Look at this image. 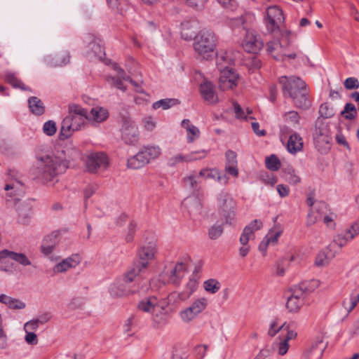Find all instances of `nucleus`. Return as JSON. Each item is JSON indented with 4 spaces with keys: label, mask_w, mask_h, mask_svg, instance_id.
I'll use <instances>...</instances> for the list:
<instances>
[{
    "label": "nucleus",
    "mask_w": 359,
    "mask_h": 359,
    "mask_svg": "<svg viewBox=\"0 0 359 359\" xmlns=\"http://www.w3.org/2000/svg\"><path fill=\"white\" fill-rule=\"evenodd\" d=\"M66 168L67 163L63 151H48L36 155L32 173L42 183L53 184L55 179L62 173Z\"/></svg>",
    "instance_id": "obj_1"
},
{
    "label": "nucleus",
    "mask_w": 359,
    "mask_h": 359,
    "mask_svg": "<svg viewBox=\"0 0 359 359\" xmlns=\"http://www.w3.org/2000/svg\"><path fill=\"white\" fill-rule=\"evenodd\" d=\"M266 29L269 34L273 37V40H270L266 43V51L276 60H284L286 58L294 59L296 57L295 53H287V44L280 42L279 38L287 39L290 32L286 29L285 24H266Z\"/></svg>",
    "instance_id": "obj_2"
},
{
    "label": "nucleus",
    "mask_w": 359,
    "mask_h": 359,
    "mask_svg": "<svg viewBox=\"0 0 359 359\" xmlns=\"http://www.w3.org/2000/svg\"><path fill=\"white\" fill-rule=\"evenodd\" d=\"M279 82L282 86L284 96L291 97L296 107L306 109L311 106L304 81L298 77L284 76L279 79Z\"/></svg>",
    "instance_id": "obj_3"
},
{
    "label": "nucleus",
    "mask_w": 359,
    "mask_h": 359,
    "mask_svg": "<svg viewBox=\"0 0 359 359\" xmlns=\"http://www.w3.org/2000/svg\"><path fill=\"white\" fill-rule=\"evenodd\" d=\"M88 121V112L81 106L72 104L69 108V114L63 119L60 131V138L66 140L73 133L81 130Z\"/></svg>",
    "instance_id": "obj_4"
},
{
    "label": "nucleus",
    "mask_w": 359,
    "mask_h": 359,
    "mask_svg": "<svg viewBox=\"0 0 359 359\" xmlns=\"http://www.w3.org/2000/svg\"><path fill=\"white\" fill-rule=\"evenodd\" d=\"M217 44V38L210 29L201 31L193 43L196 53L203 59H208L215 51Z\"/></svg>",
    "instance_id": "obj_5"
},
{
    "label": "nucleus",
    "mask_w": 359,
    "mask_h": 359,
    "mask_svg": "<svg viewBox=\"0 0 359 359\" xmlns=\"http://www.w3.org/2000/svg\"><path fill=\"white\" fill-rule=\"evenodd\" d=\"M137 309L143 312L149 313L151 320L156 325H165L168 316V311L162 308L161 300L154 296L142 299L137 305Z\"/></svg>",
    "instance_id": "obj_6"
},
{
    "label": "nucleus",
    "mask_w": 359,
    "mask_h": 359,
    "mask_svg": "<svg viewBox=\"0 0 359 359\" xmlns=\"http://www.w3.org/2000/svg\"><path fill=\"white\" fill-rule=\"evenodd\" d=\"M135 270L128 271L123 277L116 279L109 287V292L113 297H123L137 292V288L132 285L136 277Z\"/></svg>",
    "instance_id": "obj_7"
},
{
    "label": "nucleus",
    "mask_w": 359,
    "mask_h": 359,
    "mask_svg": "<svg viewBox=\"0 0 359 359\" xmlns=\"http://www.w3.org/2000/svg\"><path fill=\"white\" fill-rule=\"evenodd\" d=\"M6 201L16 203L22 198L25 194V187L22 176L15 170H10L4 187Z\"/></svg>",
    "instance_id": "obj_8"
},
{
    "label": "nucleus",
    "mask_w": 359,
    "mask_h": 359,
    "mask_svg": "<svg viewBox=\"0 0 359 359\" xmlns=\"http://www.w3.org/2000/svg\"><path fill=\"white\" fill-rule=\"evenodd\" d=\"M208 299L205 297L194 299L187 306L178 312V317L184 324H190L198 318L208 308Z\"/></svg>",
    "instance_id": "obj_9"
},
{
    "label": "nucleus",
    "mask_w": 359,
    "mask_h": 359,
    "mask_svg": "<svg viewBox=\"0 0 359 359\" xmlns=\"http://www.w3.org/2000/svg\"><path fill=\"white\" fill-rule=\"evenodd\" d=\"M13 261L23 266L31 265L30 260L24 253L5 249L0 251V271L13 273L15 270Z\"/></svg>",
    "instance_id": "obj_10"
},
{
    "label": "nucleus",
    "mask_w": 359,
    "mask_h": 359,
    "mask_svg": "<svg viewBox=\"0 0 359 359\" xmlns=\"http://www.w3.org/2000/svg\"><path fill=\"white\" fill-rule=\"evenodd\" d=\"M217 205L225 223L232 225L236 219V203L231 194L222 190L217 196Z\"/></svg>",
    "instance_id": "obj_11"
},
{
    "label": "nucleus",
    "mask_w": 359,
    "mask_h": 359,
    "mask_svg": "<svg viewBox=\"0 0 359 359\" xmlns=\"http://www.w3.org/2000/svg\"><path fill=\"white\" fill-rule=\"evenodd\" d=\"M156 253V246L155 243L150 242L144 245L140 250L138 257V263L130 270H135L136 275L139 276L149 266V263L154 259Z\"/></svg>",
    "instance_id": "obj_12"
},
{
    "label": "nucleus",
    "mask_w": 359,
    "mask_h": 359,
    "mask_svg": "<svg viewBox=\"0 0 359 359\" xmlns=\"http://www.w3.org/2000/svg\"><path fill=\"white\" fill-rule=\"evenodd\" d=\"M109 164L107 155L102 152L92 153L87 156L86 167L90 173L105 170Z\"/></svg>",
    "instance_id": "obj_13"
},
{
    "label": "nucleus",
    "mask_w": 359,
    "mask_h": 359,
    "mask_svg": "<svg viewBox=\"0 0 359 359\" xmlns=\"http://www.w3.org/2000/svg\"><path fill=\"white\" fill-rule=\"evenodd\" d=\"M297 333L293 329H287V332L280 334L272 343L271 349L279 356L285 355L289 351V341L297 338Z\"/></svg>",
    "instance_id": "obj_14"
},
{
    "label": "nucleus",
    "mask_w": 359,
    "mask_h": 359,
    "mask_svg": "<svg viewBox=\"0 0 359 359\" xmlns=\"http://www.w3.org/2000/svg\"><path fill=\"white\" fill-rule=\"evenodd\" d=\"M84 52L87 57L101 60L105 55L101 40L94 35L88 34L84 39Z\"/></svg>",
    "instance_id": "obj_15"
},
{
    "label": "nucleus",
    "mask_w": 359,
    "mask_h": 359,
    "mask_svg": "<svg viewBox=\"0 0 359 359\" xmlns=\"http://www.w3.org/2000/svg\"><path fill=\"white\" fill-rule=\"evenodd\" d=\"M263 41L257 33L252 29H247L242 42V46L250 53H258L263 47Z\"/></svg>",
    "instance_id": "obj_16"
},
{
    "label": "nucleus",
    "mask_w": 359,
    "mask_h": 359,
    "mask_svg": "<svg viewBox=\"0 0 359 359\" xmlns=\"http://www.w3.org/2000/svg\"><path fill=\"white\" fill-rule=\"evenodd\" d=\"M82 262V257L79 253H74L60 260L53 268L55 273H65L75 269Z\"/></svg>",
    "instance_id": "obj_17"
},
{
    "label": "nucleus",
    "mask_w": 359,
    "mask_h": 359,
    "mask_svg": "<svg viewBox=\"0 0 359 359\" xmlns=\"http://www.w3.org/2000/svg\"><path fill=\"white\" fill-rule=\"evenodd\" d=\"M123 140L128 144H135L139 140L138 128L135 123L128 118L123 120L121 127Z\"/></svg>",
    "instance_id": "obj_18"
},
{
    "label": "nucleus",
    "mask_w": 359,
    "mask_h": 359,
    "mask_svg": "<svg viewBox=\"0 0 359 359\" xmlns=\"http://www.w3.org/2000/svg\"><path fill=\"white\" fill-rule=\"evenodd\" d=\"M239 56L240 53L232 49L221 53L217 58V67L219 73L233 69L232 66Z\"/></svg>",
    "instance_id": "obj_19"
},
{
    "label": "nucleus",
    "mask_w": 359,
    "mask_h": 359,
    "mask_svg": "<svg viewBox=\"0 0 359 359\" xmlns=\"http://www.w3.org/2000/svg\"><path fill=\"white\" fill-rule=\"evenodd\" d=\"M113 69L116 72L117 78L115 76H108L107 82L113 87L116 88L122 91L126 90V87L123 83V81H130L134 86H137V83L133 81L130 76L126 75L124 71L116 64H112Z\"/></svg>",
    "instance_id": "obj_20"
},
{
    "label": "nucleus",
    "mask_w": 359,
    "mask_h": 359,
    "mask_svg": "<svg viewBox=\"0 0 359 359\" xmlns=\"http://www.w3.org/2000/svg\"><path fill=\"white\" fill-rule=\"evenodd\" d=\"M331 138L325 128H316L313 134L316 148L320 153H326L330 148Z\"/></svg>",
    "instance_id": "obj_21"
},
{
    "label": "nucleus",
    "mask_w": 359,
    "mask_h": 359,
    "mask_svg": "<svg viewBox=\"0 0 359 359\" xmlns=\"http://www.w3.org/2000/svg\"><path fill=\"white\" fill-rule=\"evenodd\" d=\"M186 271V265L183 262H177L175 266L167 269L163 278L165 282L177 285Z\"/></svg>",
    "instance_id": "obj_22"
},
{
    "label": "nucleus",
    "mask_w": 359,
    "mask_h": 359,
    "mask_svg": "<svg viewBox=\"0 0 359 359\" xmlns=\"http://www.w3.org/2000/svg\"><path fill=\"white\" fill-rule=\"evenodd\" d=\"M238 82V74L234 69H229L220 73L218 86L222 90H233L237 86Z\"/></svg>",
    "instance_id": "obj_23"
},
{
    "label": "nucleus",
    "mask_w": 359,
    "mask_h": 359,
    "mask_svg": "<svg viewBox=\"0 0 359 359\" xmlns=\"http://www.w3.org/2000/svg\"><path fill=\"white\" fill-rule=\"evenodd\" d=\"M34 201L27 199L20 202L16 207L18 215V222L23 225H28L32 217V208Z\"/></svg>",
    "instance_id": "obj_24"
},
{
    "label": "nucleus",
    "mask_w": 359,
    "mask_h": 359,
    "mask_svg": "<svg viewBox=\"0 0 359 359\" xmlns=\"http://www.w3.org/2000/svg\"><path fill=\"white\" fill-rule=\"evenodd\" d=\"M207 150H200L192 151L189 154H177L171 157L168 161V164L171 166H175L178 163L183 162H190L198 159H202L208 155Z\"/></svg>",
    "instance_id": "obj_25"
},
{
    "label": "nucleus",
    "mask_w": 359,
    "mask_h": 359,
    "mask_svg": "<svg viewBox=\"0 0 359 359\" xmlns=\"http://www.w3.org/2000/svg\"><path fill=\"white\" fill-rule=\"evenodd\" d=\"M200 93L203 99L209 104H215L219 102L215 86L210 81H204L200 85Z\"/></svg>",
    "instance_id": "obj_26"
},
{
    "label": "nucleus",
    "mask_w": 359,
    "mask_h": 359,
    "mask_svg": "<svg viewBox=\"0 0 359 359\" xmlns=\"http://www.w3.org/2000/svg\"><path fill=\"white\" fill-rule=\"evenodd\" d=\"M306 294L301 290H296L287 299L286 303L287 309L291 313H297L304 305Z\"/></svg>",
    "instance_id": "obj_27"
},
{
    "label": "nucleus",
    "mask_w": 359,
    "mask_h": 359,
    "mask_svg": "<svg viewBox=\"0 0 359 359\" xmlns=\"http://www.w3.org/2000/svg\"><path fill=\"white\" fill-rule=\"evenodd\" d=\"M329 211L330 210L325 202L318 201L308 214L307 224L309 226L314 224Z\"/></svg>",
    "instance_id": "obj_28"
},
{
    "label": "nucleus",
    "mask_w": 359,
    "mask_h": 359,
    "mask_svg": "<svg viewBox=\"0 0 359 359\" xmlns=\"http://www.w3.org/2000/svg\"><path fill=\"white\" fill-rule=\"evenodd\" d=\"M262 222L259 219H255L246 226L240 237V243L241 245L248 244L250 240L255 238V231L262 228Z\"/></svg>",
    "instance_id": "obj_29"
},
{
    "label": "nucleus",
    "mask_w": 359,
    "mask_h": 359,
    "mask_svg": "<svg viewBox=\"0 0 359 359\" xmlns=\"http://www.w3.org/2000/svg\"><path fill=\"white\" fill-rule=\"evenodd\" d=\"M70 56L67 51L61 50L44 57V62L50 67H62L69 62Z\"/></svg>",
    "instance_id": "obj_30"
},
{
    "label": "nucleus",
    "mask_w": 359,
    "mask_h": 359,
    "mask_svg": "<svg viewBox=\"0 0 359 359\" xmlns=\"http://www.w3.org/2000/svg\"><path fill=\"white\" fill-rule=\"evenodd\" d=\"M199 176L205 180H211L224 184H226L229 181L226 175L215 168H205L201 170L199 172Z\"/></svg>",
    "instance_id": "obj_31"
},
{
    "label": "nucleus",
    "mask_w": 359,
    "mask_h": 359,
    "mask_svg": "<svg viewBox=\"0 0 359 359\" xmlns=\"http://www.w3.org/2000/svg\"><path fill=\"white\" fill-rule=\"evenodd\" d=\"M161 303L164 311H167L169 306H177L181 302L187 301V297L182 292L173 291L168 294L167 297L161 298Z\"/></svg>",
    "instance_id": "obj_32"
},
{
    "label": "nucleus",
    "mask_w": 359,
    "mask_h": 359,
    "mask_svg": "<svg viewBox=\"0 0 359 359\" xmlns=\"http://www.w3.org/2000/svg\"><path fill=\"white\" fill-rule=\"evenodd\" d=\"M325 347L326 345L323 344V337H319L306 351L304 356L306 359H321Z\"/></svg>",
    "instance_id": "obj_33"
},
{
    "label": "nucleus",
    "mask_w": 359,
    "mask_h": 359,
    "mask_svg": "<svg viewBox=\"0 0 359 359\" xmlns=\"http://www.w3.org/2000/svg\"><path fill=\"white\" fill-rule=\"evenodd\" d=\"M109 117V111L102 107H94L88 113V121L93 125L105 121Z\"/></svg>",
    "instance_id": "obj_34"
},
{
    "label": "nucleus",
    "mask_w": 359,
    "mask_h": 359,
    "mask_svg": "<svg viewBox=\"0 0 359 359\" xmlns=\"http://www.w3.org/2000/svg\"><path fill=\"white\" fill-rule=\"evenodd\" d=\"M57 243V233L53 232L43 239L41 252L45 255H49L53 252Z\"/></svg>",
    "instance_id": "obj_35"
},
{
    "label": "nucleus",
    "mask_w": 359,
    "mask_h": 359,
    "mask_svg": "<svg viewBox=\"0 0 359 359\" xmlns=\"http://www.w3.org/2000/svg\"><path fill=\"white\" fill-rule=\"evenodd\" d=\"M181 125L186 130V137L188 143H193L199 139L201 135L200 130L193 125L189 119L182 120Z\"/></svg>",
    "instance_id": "obj_36"
},
{
    "label": "nucleus",
    "mask_w": 359,
    "mask_h": 359,
    "mask_svg": "<svg viewBox=\"0 0 359 359\" xmlns=\"http://www.w3.org/2000/svg\"><path fill=\"white\" fill-rule=\"evenodd\" d=\"M0 303L12 310H22L26 307L23 301L6 294H0Z\"/></svg>",
    "instance_id": "obj_37"
},
{
    "label": "nucleus",
    "mask_w": 359,
    "mask_h": 359,
    "mask_svg": "<svg viewBox=\"0 0 359 359\" xmlns=\"http://www.w3.org/2000/svg\"><path fill=\"white\" fill-rule=\"evenodd\" d=\"M303 146V140L299 134L294 133L290 135L287 143V149L289 153L295 154L302 150Z\"/></svg>",
    "instance_id": "obj_38"
},
{
    "label": "nucleus",
    "mask_w": 359,
    "mask_h": 359,
    "mask_svg": "<svg viewBox=\"0 0 359 359\" xmlns=\"http://www.w3.org/2000/svg\"><path fill=\"white\" fill-rule=\"evenodd\" d=\"M287 329H292L289 324L286 322L282 323L278 318H275L271 320L269 324L267 335L270 337H273L281 330L286 333Z\"/></svg>",
    "instance_id": "obj_39"
},
{
    "label": "nucleus",
    "mask_w": 359,
    "mask_h": 359,
    "mask_svg": "<svg viewBox=\"0 0 359 359\" xmlns=\"http://www.w3.org/2000/svg\"><path fill=\"white\" fill-rule=\"evenodd\" d=\"M140 151L145 158L147 163H149L151 160L157 158L161 154V148L156 145L146 146L142 147Z\"/></svg>",
    "instance_id": "obj_40"
},
{
    "label": "nucleus",
    "mask_w": 359,
    "mask_h": 359,
    "mask_svg": "<svg viewBox=\"0 0 359 359\" xmlns=\"http://www.w3.org/2000/svg\"><path fill=\"white\" fill-rule=\"evenodd\" d=\"M28 107L30 111L36 116H41L45 113L44 104L37 97L33 96L28 99Z\"/></svg>",
    "instance_id": "obj_41"
},
{
    "label": "nucleus",
    "mask_w": 359,
    "mask_h": 359,
    "mask_svg": "<svg viewBox=\"0 0 359 359\" xmlns=\"http://www.w3.org/2000/svg\"><path fill=\"white\" fill-rule=\"evenodd\" d=\"M268 22H283L285 17L282 10L276 6H270L266 10Z\"/></svg>",
    "instance_id": "obj_42"
},
{
    "label": "nucleus",
    "mask_w": 359,
    "mask_h": 359,
    "mask_svg": "<svg viewBox=\"0 0 359 359\" xmlns=\"http://www.w3.org/2000/svg\"><path fill=\"white\" fill-rule=\"evenodd\" d=\"M146 164H147L146 160L140 151L137 154L130 157L127 161L128 168L131 169H139Z\"/></svg>",
    "instance_id": "obj_43"
},
{
    "label": "nucleus",
    "mask_w": 359,
    "mask_h": 359,
    "mask_svg": "<svg viewBox=\"0 0 359 359\" xmlns=\"http://www.w3.org/2000/svg\"><path fill=\"white\" fill-rule=\"evenodd\" d=\"M181 36L182 38L186 41H191L193 39H195L196 34V27L192 24H181Z\"/></svg>",
    "instance_id": "obj_44"
},
{
    "label": "nucleus",
    "mask_w": 359,
    "mask_h": 359,
    "mask_svg": "<svg viewBox=\"0 0 359 359\" xmlns=\"http://www.w3.org/2000/svg\"><path fill=\"white\" fill-rule=\"evenodd\" d=\"M179 104V101L174 98H165L161 99L153 103L152 108L154 109H158L162 108L164 110H167L174 106Z\"/></svg>",
    "instance_id": "obj_45"
},
{
    "label": "nucleus",
    "mask_w": 359,
    "mask_h": 359,
    "mask_svg": "<svg viewBox=\"0 0 359 359\" xmlns=\"http://www.w3.org/2000/svg\"><path fill=\"white\" fill-rule=\"evenodd\" d=\"M332 257L333 255L330 251L323 250L316 256L315 264L319 267L325 266L330 263Z\"/></svg>",
    "instance_id": "obj_46"
},
{
    "label": "nucleus",
    "mask_w": 359,
    "mask_h": 359,
    "mask_svg": "<svg viewBox=\"0 0 359 359\" xmlns=\"http://www.w3.org/2000/svg\"><path fill=\"white\" fill-rule=\"evenodd\" d=\"M283 233V229L279 225H275L272 227L267 234L266 235L267 238H269L271 243H272V246H274L278 244V239Z\"/></svg>",
    "instance_id": "obj_47"
},
{
    "label": "nucleus",
    "mask_w": 359,
    "mask_h": 359,
    "mask_svg": "<svg viewBox=\"0 0 359 359\" xmlns=\"http://www.w3.org/2000/svg\"><path fill=\"white\" fill-rule=\"evenodd\" d=\"M204 290L210 294L217 293L221 288V283L214 278H210L203 282Z\"/></svg>",
    "instance_id": "obj_48"
},
{
    "label": "nucleus",
    "mask_w": 359,
    "mask_h": 359,
    "mask_svg": "<svg viewBox=\"0 0 359 359\" xmlns=\"http://www.w3.org/2000/svg\"><path fill=\"white\" fill-rule=\"evenodd\" d=\"M285 180L291 184H297L301 182L300 177L296 171L291 167H288L284 170Z\"/></svg>",
    "instance_id": "obj_49"
},
{
    "label": "nucleus",
    "mask_w": 359,
    "mask_h": 359,
    "mask_svg": "<svg viewBox=\"0 0 359 359\" xmlns=\"http://www.w3.org/2000/svg\"><path fill=\"white\" fill-rule=\"evenodd\" d=\"M319 113L322 117L329 118L334 115L335 109L332 104L325 102L320 105Z\"/></svg>",
    "instance_id": "obj_50"
},
{
    "label": "nucleus",
    "mask_w": 359,
    "mask_h": 359,
    "mask_svg": "<svg viewBox=\"0 0 359 359\" xmlns=\"http://www.w3.org/2000/svg\"><path fill=\"white\" fill-rule=\"evenodd\" d=\"M359 302V291H354L351 293L350 298L348 299V305L346 300L343 302V305L346 309V311L349 313L351 312L357 305Z\"/></svg>",
    "instance_id": "obj_51"
},
{
    "label": "nucleus",
    "mask_w": 359,
    "mask_h": 359,
    "mask_svg": "<svg viewBox=\"0 0 359 359\" xmlns=\"http://www.w3.org/2000/svg\"><path fill=\"white\" fill-rule=\"evenodd\" d=\"M6 81L15 88H20L22 90H27V88L15 76L14 73L7 72L5 76Z\"/></svg>",
    "instance_id": "obj_52"
},
{
    "label": "nucleus",
    "mask_w": 359,
    "mask_h": 359,
    "mask_svg": "<svg viewBox=\"0 0 359 359\" xmlns=\"http://www.w3.org/2000/svg\"><path fill=\"white\" fill-rule=\"evenodd\" d=\"M285 122L293 126L298 125L300 121V116L295 111H290L284 114Z\"/></svg>",
    "instance_id": "obj_53"
},
{
    "label": "nucleus",
    "mask_w": 359,
    "mask_h": 359,
    "mask_svg": "<svg viewBox=\"0 0 359 359\" xmlns=\"http://www.w3.org/2000/svg\"><path fill=\"white\" fill-rule=\"evenodd\" d=\"M5 325L1 314H0V350H3L8 346V336L4 330Z\"/></svg>",
    "instance_id": "obj_54"
},
{
    "label": "nucleus",
    "mask_w": 359,
    "mask_h": 359,
    "mask_svg": "<svg viewBox=\"0 0 359 359\" xmlns=\"http://www.w3.org/2000/svg\"><path fill=\"white\" fill-rule=\"evenodd\" d=\"M357 114V110L355 106L351 103H347L343 111L341 112V115L343 116L346 119L351 120L353 119Z\"/></svg>",
    "instance_id": "obj_55"
},
{
    "label": "nucleus",
    "mask_w": 359,
    "mask_h": 359,
    "mask_svg": "<svg viewBox=\"0 0 359 359\" xmlns=\"http://www.w3.org/2000/svg\"><path fill=\"white\" fill-rule=\"evenodd\" d=\"M42 130L46 135L53 136L57 132L56 123L52 120L45 122L43 125Z\"/></svg>",
    "instance_id": "obj_56"
},
{
    "label": "nucleus",
    "mask_w": 359,
    "mask_h": 359,
    "mask_svg": "<svg viewBox=\"0 0 359 359\" xmlns=\"http://www.w3.org/2000/svg\"><path fill=\"white\" fill-rule=\"evenodd\" d=\"M197 282L195 279L191 278L187 283L185 289L184 291H182L184 293V295L187 297V299H189L190 297L194 293V292L197 289Z\"/></svg>",
    "instance_id": "obj_57"
},
{
    "label": "nucleus",
    "mask_w": 359,
    "mask_h": 359,
    "mask_svg": "<svg viewBox=\"0 0 359 359\" xmlns=\"http://www.w3.org/2000/svg\"><path fill=\"white\" fill-rule=\"evenodd\" d=\"M234 112L237 118L239 119H248L252 118L250 116V114L252 113V110L249 108H246V110L244 111L241 106L236 103L233 104Z\"/></svg>",
    "instance_id": "obj_58"
},
{
    "label": "nucleus",
    "mask_w": 359,
    "mask_h": 359,
    "mask_svg": "<svg viewBox=\"0 0 359 359\" xmlns=\"http://www.w3.org/2000/svg\"><path fill=\"white\" fill-rule=\"evenodd\" d=\"M266 165L268 169L276 171L280 167V162L277 156L273 154L266 158Z\"/></svg>",
    "instance_id": "obj_59"
},
{
    "label": "nucleus",
    "mask_w": 359,
    "mask_h": 359,
    "mask_svg": "<svg viewBox=\"0 0 359 359\" xmlns=\"http://www.w3.org/2000/svg\"><path fill=\"white\" fill-rule=\"evenodd\" d=\"M223 233V226L222 224L212 225L208 231V236L210 239L215 240L218 238Z\"/></svg>",
    "instance_id": "obj_60"
},
{
    "label": "nucleus",
    "mask_w": 359,
    "mask_h": 359,
    "mask_svg": "<svg viewBox=\"0 0 359 359\" xmlns=\"http://www.w3.org/2000/svg\"><path fill=\"white\" fill-rule=\"evenodd\" d=\"M323 217V222L326 224V226L331 229H334L335 228V219L337 218V215L331 211H329L327 214H325Z\"/></svg>",
    "instance_id": "obj_61"
},
{
    "label": "nucleus",
    "mask_w": 359,
    "mask_h": 359,
    "mask_svg": "<svg viewBox=\"0 0 359 359\" xmlns=\"http://www.w3.org/2000/svg\"><path fill=\"white\" fill-rule=\"evenodd\" d=\"M142 123L144 128L148 131H152L156 127V121L151 116L144 118L142 119Z\"/></svg>",
    "instance_id": "obj_62"
},
{
    "label": "nucleus",
    "mask_w": 359,
    "mask_h": 359,
    "mask_svg": "<svg viewBox=\"0 0 359 359\" xmlns=\"http://www.w3.org/2000/svg\"><path fill=\"white\" fill-rule=\"evenodd\" d=\"M344 85L348 90L357 89L359 87V81L355 77H349L345 80Z\"/></svg>",
    "instance_id": "obj_63"
},
{
    "label": "nucleus",
    "mask_w": 359,
    "mask_h": 359,
    "mask_svg": "<svg viewBox=\"0 0 359 359\" xmlns=\"http://www.w3.org/2000/svg\"><path fill=\"white\" fill-rule=\"evenodd\" d=\"M346 233L348 235V238L353 239L355 236L359 234V220L351 225V226L346 231Z\"/></svg>",
    "instance_id": "obj_64"
}]
</instances>
